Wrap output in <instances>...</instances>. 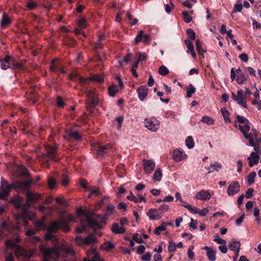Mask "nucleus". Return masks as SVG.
<instances>
[{
  "label": "nucleus",
  "instance_id": "nucleus-30",
  "mask_svg": "<svg viewBox=\"0 0 261 261\" xmlns=\"http://www.w3.org/2000/svg\"><path fill=\"white\" fill-rule=\"evenodd\" d=\"M111 230L115 234H122L123 233L126 229L124 227L119 226L118 223H114L111 227Z\"/></svg>",
  "mask_w": 261,
  "mask_h": 261
},
{
  "label": "nucleus",
  "instance_id": "nucleus-29",
  "mask_svg": "<svg viewBox=\"0 0 261 261\" xmlns=\"http://www.w3.org/2000/svg\"><path fill=\"white\" fill-rule=\"evenodd\" d=\"M126 198L130 201H133L135 203H139L142 201H146V199L141 195H138L137 197L135 196L132 192H130V194L126 197Z\"/></svg>",
  "mask_w": 261,
  "mask_h": 261
},
{
  "label": "nucleus",
  "instance_id": "nucleus-61",
  "mask_svg": "<svg viewBox=\"0 0 261 261\" xmlns=\"http://www.w3.org/2000/svg\"><path fill=\"white\" fill-rule=\"evenodd\" d=\"M115 207L112 204L108 205L107 206V214L108 215H110L112 214L114 211Z\"/></svg>",
  "mask_w": 261,
  "mask_h": 261
},
{
  "label": "nucleus",
  "instance_id": "nucleus-12",
  "mask_svg": "<svg viewBox=\"0 0 261 261\" xmlns=\"http://www.w3.org/2000/svg\"><path fill=\"white\" fill-rule=\"evenodd\" d=\"M27 202L26 203L27 208L30 206L31 204L37 201L40 198V194L34 193L32 192H28L26 193Z\"/></svg>",
  "mask_w": 261,
  "mask_h": 261
},
{
  "label": "nucleus",
  "instance_id": "nucleus-10",
  "mask_svg": "<svg viewBox=\"0 0 261 261\" xmlns=\"http://www.w3.org/2000/svg\"><path fill=\"white\" fill-rule=\"evenodd\" d=\"M9 202L12 203L16 208H21L23 215H27L28 213L27 204H22V200L20 197L16 196L11 198Z\"/></svg>",
  "mask_w": 261,
  "mask_h": 261
},
{
  "label": "nucleus",
  "instance_id": "nucleus-11",
  "mask_svg": "<svg viewBox=\"0 0 261 261\" xmlns=\"http://www.w3.org/2000/svg\"><path fill=\"white\" fill-rule=\"evenodd\" d=\"M20 242L18 236L15 238L10 239L6 241L5 246L7 250H11L13 251L19 246L18 244Z\"/></svg>",
  "mask_w": 261,
  "mask_h": 261
},
{
  "label": "nucleus",
  "instance_id": "nucleus-53",
  "mask_svg": "<svg viewBox=\"0 0 261 261\" xmlns=\"http://www.w3.org/2000/svg\"><path fill=\"white\" fill-rule=\"evenodd\" d=\"M159 72L161 75H166L169 73V71L166 66L162 65L160 67L159 69Z\"/></svg>",
  "mask_w": 261,
  "mask_h": 261
},
{
  "label": "nucleus",
  "instance_id": "nucleus-48",
  "mask_svg": "<svg viewBox=\"0 0 261 261\" xmlns=\"http://www.w3.org/2000/svg\"><path fill=\"white\" fill-rule=\"evenodd\" d=\"M114 247L113 244L111 242H106L101 245V248L102 250L105 251H109Z\"/></svg>",
  "mask_w": 261,
  "mask_h": 261
},
{
  "label": "nucleus",
  "instance_id": "nucleus-42",
  "mask_svg": "<svg viewBox=\"0 0 261 261\" xmlns=\"http://www.w3.org/2000/svg\"><path fill=\"white\" fill-rule=\"evenodd\" d=\"M169 209V206L167 204L163 203L161 204L158 208L160 214L162 216V215L165 213H166Z\"/></svg>",
  "mask_w": 261,
  "mask_h": 261
},
{
  "label": "nucleus",
  "instance_id": "nucleus-55",
  "mask_svg": "<svg viewBox=\"0 0 261 261\" xmlns=\"http://www.w3.org/2000/svg\"><path fill=\"white\" fill-rule=\"evenodd\" d=\"M69 135L70 137L74 138L76 140H80L81 138L79 133L76 131L71 130Z\"/></svg>",
  "mask_w": 261,
  "mask_h": 261
},
{
  "label": "nucleus",
  "instance_id": "nucleus-19",
  "mask_svg": "<svg viewBox=\"0 0 261 261\" xmlns=\"http://www.w3.org/2000/svg\"><path fill=\"white\" fill-rule=\"evenodd\" d=\"M31 183V181H16L12 183V186L14 187V189L27 190L30 188Z\"/></svg>",
  "mask_w": 261,
  "mask_h": 261
},
{
  "label": "nucleus",
  "instance_id": "nucleus-28",
  "mask_svg": "<svg viewBox=\"0 0 261 261\" xmlns=\"http://www.w3.org/2000/svg\"><path fill=\"white\" fill-rule=\"evenodd\" d=\"M254 98H253L251 103L252 105L256 106L258 110H261V100L259 99V92L257 90L253 94Z\"/></svg>",
  "mask_w": 261,
  "mask_h": 261
},
{
  "label": "nucleus",
  "instance_id": "nucleus-17",
  "mask_svg": "<svg viewBox=\"0 0 261 261\" xmlns=\"http://www.w3.org/2000/svg\"><path fill=\"white\" fill-rule=\"evenodd\" d=\"M146 215L150 220H159L162 217L158 209L156 208L149 210L146 213Z\"/></svg>",
  "mask_w": 261,
  "mask_h": 261
},
{
  "label": "nucleus",
  "instance_id": "nucleus-27",
  "mask_svg": "<svg viewBox=\"0 0 261 261\" xmlns=\"http://www.w3.org/2000/svg\"><path fill=\"white\" fill-rule=\"evenodd\" d=\"M240 242L234 239H231L228 244L229 248L234 252H240Z\"/></svg>",
  "mask_w": 261,
  "mask_h": 261
},
{
  "label": "nucleus",
  "instance_id": "nucleus-63",
  "mask_svg": "<svg viewBox=\"0 0 261 261\" xmlns=\"http://www.w3.org/2000/svg\"><path fill=\"white\" fill-rule=\"evenodd\" d=\"M239 58L244 62H247L248 61L249 58L246 53H243L239 56Z\"/></svg>",
  "mask_w": 261,
  "mask_h": 261
},
{
  "label": "nucleus",
  "instance_id": "nucleus-31",
  "mask_svg": "<svg viewBox=\"0 0 261 261\" xmlns=\"http://www.w3.org/2000/svg\"><path fill=\"white\" fill-rule=\"evenodd\" d=\"M0 226L2 228L1 230H7L9 233H12V228H11V224L7 221H3L0 224Z\"/></svg>",
  "mask_w": 261,
  "mask_h": 261
},
{
  "label": "nucleus",
  "instance_id": "nucleus-2",
  "mask_svg": "<svg viewBox=\"0 0 261 261\" xmlns=\"http://www.w3.org/2000/svg\"><path fill=\"white\" fill-rule=\"evenodd\" d=\"M46 154L42 153L40 155L41 160L45 162H47L49 161L57 162L60 160V158L57 153V150L58 146L55 145L52 146L50 145H46L45 146Z\"/></svg>",
  "mask_w": 261,
  "mask_h": 261
},
{
  "label": "nucleus",
  "instance_id": "nucleus-7",
  "mask_svg": "<svg viewBox=\"0 0 261 261\" xmlns=\"http://www.w3.org/2000/svg\"><path fill=\"white\" fill-rule=\"evenodd\" d=\"M232 98L237 102V103L247 109L248 108L246 103V96L244 94V91L242 89H239L237 91V95H236L234 93H232Z\"/></svg>",
  "mask_w": 261,
  "mask_h": 261
},
{
  "label": "nucleus",
  "instance_id": "nucleus-59",
  "mask_svg": "<svg viewBox=\"0 0 261 261\" xmlns=\"http://www.w3.org/2000/svg\"><path fill=\"white\" fill-rule=\"evenodd\" d=\"M168 249V251L170 253L174 252L176 250L175 243L173 242H170Z\"/></svg>",
  "mask_w": 261,
  "mask_h": 261
},
{
  "label": "nucleus",
  "instance_id": "nucleus-37",
  "mask_svg": "<svg viewBox=\"0 0 261 261\" xmlns=\"http://www.w3.org/2000/svg\"><path fill=\"white\" fill-rule=\"evenodd\" d=\"M120 90L118 88V86H116L115 85H113L109 88V93L110 96L114 97L115 96L116 93Z\"/></svg>",
  "mask_w": 261,
  "mask_h": 261
},
{
  "label": "nucleus",
  "instance_id": "nucleus-51",
  "mask_svg": "<svg viewBox=\"0 0 261 261\" xmlns=\"http://www.w3.org/2000/svg\"><path fill=\"white\" fill-rule=\"evenodd\" d=\"M77 24L81 29L85 28L87 26L86 20L85 18L83 17H80L79 19Z\"/></svg>",
  "mask_w": 261,
  "mask_h": 261
},
{
  "label": "nucleus",
  "instance_id": "nucleus-26",
  "mask_svg": "<svg viewBox=\"0 0 261 261\" xmlns=\"http://www.w3.org/2000/svg\"><path fill=\"white\" fill-rule=\"evenodd\" d=\"M34 226L37 231L45 229L46 228L45 218L43 217L41 219L36 221L34 223Z\"/></svg>",
  "mask_w": 261,
  "mask_h": 261
},
{
  "label": "nucleus",
  "instance_id": "nucleus-16",
  "mask_svg": "<svg viewBox=\"0 0 261 261\" xmlns=\"http://www.w3.org/2000/svg\"><path fill=\"white\" fill-rule=\"evenodd\" d=\"M95 147L97 148V155L101 157L105 156L107 153V151L112 148L110 144L100 145L98 143H96Z\"/></svg>",
  "mask_w": 261,
  "mask_h": 261
},
{
  "label": "nucleus",
  "instance_id": "nucleus-49",
  "mask_svg": "<svg viewBox=\"0 0 261 261\" xmlns=\"http://www.w3.org/2000/svg\"><path fill=\"white\" fill-rule=\"evenodd\" d=\"M202 122L207 124V125H212L214 123V121L212 117L208 116H203L201 120Z\"/></svg>",
  "mask_w": 261,
  "mask_h": 261
},
{
  "label": "nucleus",
  "instance_id": "nucleus-34",
  "mask_svg": "<svg viewBox=\"0 0 261 261\" xmlns=\"http://www.w3.org/2000/svg\"><path fill=\"white\" fill-rule=\"evenodd\" d=\"M208 212L209 210L207 207L201 210L196 207L193 214H198L201 216H205Z\"/></svg>",
  "mask_w": 261,
  "mask_h": 261
},
{
  "label": "nucleus",
  "instance_id": "nucleus-33",
  "mask_svg": "<svg viewBox=\"0 0 261 261\" xmlns=\"http://www.w3.org/2000/svg\"><path fill=\"white\" fill-rule=\"evenodd\" d=\"M256 176V173L254 171L251 172L247 177V181L248 185L251 186L254 182V178Z\"/></svg>",
  "mask_w": 261,
  "mask_h": 261
},
{
  "label": "nucleus",
  "instance_id": "nucleus-5",
  "mask_svg": "<svg viewBox=\"0 0 261 261\" xmlns=\"http://www.w3.org/2000/svg\"><path fill=\"white\" fill-rule=\"evenodd\" d=\"M12 189H14V187L11 184H8V181L2 177L1 178V185L0 188V198L5 200L9 195Z\"/></svg>",
  "mask_w": 261,
  "mask_h": 261
},
{
  "label": "nucleus",
  "instance_id": "nucleus-23",
  "mask_svg": "<svg viewBox=\"0 0 261 261\" xmlns=\"http://www.w3.org/2000/svg\"><path fill=\"white\" fill-rule=\"evenodd\" d=\"M195 198L201 200H207L211 198V194L208 191L202 190L197 193Z\"/></svg>",
  "mask_w": 261,
  "mask_h": 261
},
{
  "label": "nucleus",
  "instance_id": "nucleus-9",
  "mask_svg": "<svg viewBox=\"0 0 261 261\" xmlns=\"http://www.w3.org/2000/svg\"><path fill=\"white\" fill-rule=\"evenodd\" d=\"M145 126L151 132H155L158 130L160 126V122L156 119L146 118L144 120Z\"/></svg>",
  "mask_w": 261,
  "mask_h": 261
},
{
  "label": "nucleus",
  "instance_id": "nucleus-22",
  "mask_svg": "<svg viewBox=\"0 0 261 261\" xmlns=\"http://www.w3.org/2000/svg\"><path fill=\"white\" fill-rule=\"evenodd\" d=\"M259 156L257 153V150L251 153L250 156L248 158L249 160V165L252 167L258 162Z\"/></svg>",
  "mask_w": 261,
  "mask_h": 261
},
{
  "label": "nucleus",
  "instance_id": "nucleus-46",
  "mask_svg": "<svg viewBox=\"0 0 261 261\" xmlns=\"http://www.w3.org/2000/svg\"><path fill=\"white\" fill-rule=\"evenodd\" d=\"M194 248V246L191 245L189 247L187 251V255L188 258L191 260H193L195 258V254L193 252Z\"/></svg>",
  "mask_w": 261,
  "mask_h": 261
},
{
  "label": "nucleus",
  "instance_id": "nucleus-54",
  "mask_svg": "<svg viewBox=\"0 0 261 261\" xmlns=\"http://www.w3.org/2000/svg\"><path fill=\"white\" fill-rule=\"evenodd\" d=\"M246 79L243 73H240L236 79V81L238 84H242L246 81Z\"/></svg>",
  "mask_w": 261,
  "mask_h": 261
},
{
  "label": "nucleus",
  "instance_id": "nucleus-32",
  "mask_svg": "<svg viewBox=\"0 0 261 261\" xmlns=\"http://www.w3.org/2000/svg\"><path fill=\"white\" fill-rule=\"evenodd\" d=\"M11 22V19L8 15L5 13H3L1 20V27L5 28Z\"/></svg>",
  "mask_w": 261,
  "mask_h": 261
},
{
  "label": "nucleus",
  "instance_id": "nucleus-15",
  "mask_svg": "<svg viewBox=\"0 0 261 261\" xmlns=\"http://www.w3.org/2000/svg\"><path fill=\"white\" fill-rule=\"evenodd\" d=\"M143 168L145 172L146 173H151L153 170L154 169L155 167V163L150 160H146L144 159L143 160Z\"/></svg>",
  "mask_w": 261,
  "mask_h": 261
},
{
  "label": "nucleus",
  "instance_id": "nucleus-44",
  "mask_svg": "<svg viewBox=\"0 0 261 261\" xmlns=\"http://www.w3.org/2000/svg\"><path fill=\"white\" fill-rule=\"evenodd\" d=\"M12 68L22 70H24L25 69V67L22 63L15 62L13 59V61L12 62Z\"/></svg>",
  "mask_w": 261,
  "mask_h": 261
},
{
  "label": "nucleus",
  "instance_id": "nucleus-56",
  "mask_svg": "<svg viewBox=\"0 0 261 261\" xmlns=\"http://www.w3.org/2000/svg\"><path fill=\"white\" fill-rule=\"evenodd\" d=\"M89 190L90 191V193L88 195L89 198L92 196H98L100 194V191L96 188H94L93 189Z\"/></svg>",
  "mask_w": 261,
  "mask_h": 261
},
{
  "label": "nucleus",
  "instance_id": "nucleus-52",
  "mask_svg": "<svg viewBox=\"0 0 261 261\" xmlns=\"http://www.w3.org/2000/svg\"><path fill=\"white\" fill-rule=\"evenodd\" d=\"M184 20L186 23H190L192 21V17L189 13L186 11L182 12Z\"/></svg>",
  "mask_w": 261,
  "mask_h": 261
},
{
  "label": "nucleus",
  "instance_id": "nucleus-57",
  "mask_svg": "<svg viewBox=\"0 0 261 261\" xmlns=\"http://www.w3.org/2000/svg\"><path fill=\"white\" fill-rule=\"evenodd\" d=\"M183 203H184V204H181V205L188 210L190 213L193 214L196 207H193L189 203L185 202L184 201Z\"/></svg>",
  "mask_w": 261,
  "mask_h": 261
},
{
  "label": "nucleus",
  "instance_id": "nucleus-35",
  "mask_svg": "<svg viewBox=\"0 0 261 261\" xmlns=\"http://www.w3.org/2000/svg\"><path fill=\"white\" fill-rule=\"evenodd\" d=\"M162 177V172L160 168L157 169L153 175V179L155 181H161Z\"/></svg>",
  "mask_w": 261,
  "mask_h": 261
},
{
  "label": "nucleus",
  "instance_id": "nucleus-47",
  "mask_svg": "<svg viewBox=\"0 0 261 261\" xmlns=\"http://www.w3.org/2000/svg\"><path fill=\"white\" fill-rule=\"evenodd\" d=\"M221 112L224 119V120L226 122H230L229 112L225 108H223L221 109Z\"/></svg>",
  "mask_w": 261,
  "mask_h": 261
},
{
  "label": "nucleus",
  "instance_id": "nucleus-6",
  "mask_svg": "<svg viewBox=\"0 0 261 261\" xmlns=\"http://www.w3.org/2000/svg\"><path fill=\"white\" fill-rule=\"evenodd\" d=\"M236 127H238L240 131L242 133L244 137L249 141L250 145L254 147V149L256 151V147L255 143L254 141L253 135L250 134H247V132L249 131L250 126L246 125V126H242L241 124L237 125L236 124Z\"/></svg>",
  "mask_w": 261,
  "mask_h": 261
},
{
  "label": "nucleus",
  "instance_id": "nucleus-43",
  "mask_svg": "<svg viewBox=\"0 0 261 261\" xmlns=\"http://www.w3.org/2000/svg\"><path fill=\"white\" fill-rule=\"evenodd\" d=\"M144 31L143 30H140L139 31L138 35L135 38V44H138L141 41L143 42V38H144Z\"/></svg>",
  "mask_w": 261,
  "mask_h": 261
},
{
  "label": "nucleus",
  "instance_id": "nucleus-45",
  "mask_svg": "<svg viewBox=\"0 0 261 261\" xmlns=\"http://www.w3.org/2000/svg\"><path fill=\"white\" fill-rule=\"evenodd\" d=\"M237 119L239 122H240V123L244 124V125H242V126H246V125L250 126L249 120L245 117L242 116L237 115Z\"/></svg>",
  "mask_w": 261,
  "mask_h": 261
},
{
  "label": "nucleus",
  "instance_id": "nucleus-41",
  "mask_svg": "<svg viewBox=\"0 0 261 261\" xmlns=\"http://www.w3.org/2000/svg\"><path fill=\"white\" fill-rule=\"evenodd\" d=\"M185 143L186 146L189 149H192L194 147L195 144L193 139L191 136H188L187 138L185 141Z\"/></svg>",
  "mask_w": 261,
  "mask_h": 261
},
{
  "label": "nucleus",
  "instance_id": "nucleus-24",
  "mask_svg": "<svg viewBox=\"0 0 261 261\" xmlns=\"http://www.w3.org/2000/svg\"><path fill=\"white\" fill-rule=\"evenodd\" d=\"M222 167L221 164L218 162H214L210 163V167L207 168V174L211 173L214 171H219Z\"/></svg>",
  "mask_w": 261,
  "mask_h": 261
},
{
  "label": "nucleus",
  "instance_id": "nucleus-60",
  "mask_svg": "<svg viewBox=\"0 0 261 261\" xmlns=\"http://www.w3.org/2000/svg\"><path fill=\"white\" fill-rule=\"evenodd\" d=\"M38 6V4L34 2H29L27 3L26 6L30 10H33L35 9Z\"/></svg>",
  "mask_w": 261,
  "mask_h": 261
},
{
  "label": "nucleus",
  "instance_id": "nucleus-21",
  "mask_svg": "<svg viewBox=\"0 0 261 261\" xmlns=\"http://www.w3.org/2000/svg\"><path fill=\"white\" fill-rule=\"evenodd\" d=\"M148 89L145 86H141L137 89L138 98L141 101H143L148 95Z\"/></svg>",
  "mask_w": 261,
  "mask_h": 261
},
{
  "label": "nucleus",
  "instance_id": "nucleus-62",
  "mask_svg": "<svg viewBox=\"0 0 261 261\" xmlns=\"http://www.w3.org/2000/svg\"><path fill=\"white\" fill-rule=\"evenodd\" d=\"M151 256L152 255L150 252H146L142 256L141 258L144 261H150Z\"/></svg>",
  "mask_w": 261,
  "mask_h": 261
},
{
  "label": "nucleus",
  "instance_id": "nucleus-40",
  "mask_svg": "<svg viewBox=\"0 0 261 261\" xmlns=\"http://www.w3.org/2000/svg\"><path fill=\"white\" fill-rule=\"evenodd\" d=\"M216 251L213 249H211L208 252H206V255L208 259L210 261H214L216 259Z\"/></svg>",
  "mask_w": 261,
  "mask_h": 261
},
{
  "label": "nucleus",
  "instance_id": "nucleus-58",
  "mask_svg": "<svg viewBox=\"0 0 261 261\" xmlns=\"http://www.w3.org/2000/svg\"><path fill=\"white\" fill-rule=\"evenodd\" d=\"M187 34L188 35L190 39L195 40L196 37L195 33L192 29H189L186 31Z\"/></svg>",
  "mask_w": 261,
  "mask_h": 261
},
{
  "label": "nucleus",
  "instance_id": "nucleus-64",
  "mask_svg": "<svg viewBox=\"0 0 261 261\" xmlns=\"http://www.w3.org/2000/svg\"><path fill=\"white\" fill-rule=\"evenodd\" d=\"M5 260L6 261H14L13 254L12 253H7Z\"/></svg>",
  "mask_w": 261,
  "mask_h": 261
},
{
  "label": "nucleus",
  "instance_id": "nucleus-38",
  "mask_svg": "<svg viewBox=\"0 0 261 261\" xmlns=\"http://www.w3.org/2000/svg\"><path fill=\"white\" fill-rule=\"evenodd\" d=\"M186 91L187 97L190 98L192 97V94L195 92L196 88L192 85L190 84L188 87H186Z\"/></svg>",
  "mask_w": 261,
  "mask_h": 261
},
{
  "label": "nucleus",
  "instance_id": "nucleus-8",
  "mask_svg": "<svg viewBox=\"0 0 261 261\" xmlns=\"http://www.w3.org/2000/svg\"><path fill=\"white\" fill-rule=\"evenodd\" d=\"M16 257L19 258L23 257L24 258H29L33 256L34 252L32 250H27L21 246H19L14 251Z\"/></svg>",
  "mask_w": 261,
  "mask_h": 261
},
{
  "label": "nucleus",
  "instance_id": "nucleus-39",
  "mask_svg": "<svg viewBox=\"0 0 261 261\" xmlns=\"http://www.w3.org/2000/svg\"><path fill=\"white\" fill-rule=\"evenodd\" d=\"M167 225L165 222L162 223L161 225L155 229L154 233L156 235L160 234L161 231H165L166 229Z\"/></svg>",
  "mask_w": 261,
  "mask_h": 261
},
{
  "label": "nucleus",
  "instance_id": "nucleus-13",
  "mask_svg": "<svg viewBox=\"0 0 261 261\" xmlns=\"http://www.w3.org/2000/svg\"><path fill=\"white\" fill-rule=\"evenodd\" d=\"M240 186L239 182L233 181L228 187L227 194L228 196H233L240 191Z\"/></svg>",
  "mask_w": 261,
  "mask_h": 261
},
{
  "label": "nucleus",
  "instance_id": "nucleus-25",
  "mask_svg": "<svg viewBox=\"0 0 261 261\" xmlns=\"http://www.w3.org/2000/svg\"><path fill=\"white\" fill-rule=\"evenodd\" d=\"M92 254H93L92 257L93 261H104L103 259L100 257L99 253L96 251V248H92L90 250L87 252L88 257H89Z\"/></svg>",
  "mask_w": 261,
  "mask_h": 261
},
{
  "label": "nucleus",
  "instance_id": "nucleus-36",
  "mask_svg": "<svg viewBox=\"0 0 261 261\" xmlns=\"http://www.w3.org/2000/svg\"><path fill=\"white\" fill-rule=\"evenodd\" d=\"M196 48L199 55H202L205 53V50L202 48L201 42L198 39L196 40Z\"/></svg>",
  "mask_w": 261,
  "mask_h": 261
},
{
  "label": "nucleus",
  "instance_id": "nucleus-3",
  "mask_svg": "<svg viewBox=\"0 0 261 261\" xmlns=\"http://www.w3.org/2000/svg\"><path fill=\"white\" fill-rule=\"evenodd\" d=\"M79 215L85 216L87 223L92 227H95L98 225V223L101 221V217L94 213H89L86 214L81 208H79L77 211Z\"/></svg>",
  "mask_w": 261,
  "mask_h": 261
},
{
  "label": "nucleus",
  "instance_id": "nucleus-20",
  "mask_svg": "<svg viewBox=\"0 0 261 261\" xmlns=\"http://www.w3.org/2000/svg\"><path fill=\"white\" fill-rule=\"evenodd\" d=\"M79 239L81 240V244L82 245H91L96 244L97 242V239L95 238V236L92 234H90L88 236L84 239H82L80 237H77V242L78 241Z\"/></svg>",
  "mask_w": 261,
  "mask_h": 261
},
{
  "label": "nucleus",
  "instance_id": "nucleus-1",
  "mask_svg": "<svg viewBox=\"0 0 261 261\" xmlns=\"http://www.w3.org/2000/svg\"><path fill=\"white\" fill-rule=\"evenodd\" d=\"M46 228L47 233L45 237V239L46 241H57V239L53 233L57 232L58 229L62 228L64 231H68L69 229L66 221L62 218L51 222Z\"/></svg>",
  "mask_w": 261,
  "mask_h": 261
},
{
  "label": "nucleus",
  "instance_id": "nucleus-4",
  "mask_svg": "<svg viewBox=\"0 0 261 261\" xmlns=\"http://www.w3.org/2000/svg\"><path fill=\"white\" fill-rule=\"evenodd\" d=\"M69 78L72 81L75 80V78H77L79 83L82 84H87L89 81L96 82L98 83H101L103 81V76L100 74H95L90 78L84 79L81 77H79L77 73H72L69 76Z\"/></svg>",
  "mask_w": 261,
  "mask_h": 261
},
{
  "label": "nucleus",
  "instance_id": "nucleus-18",
  "mask_svg": "<svg viewBox=\"0 0 261 261\" xmlns=\"http://www.w3.org/2000/svg\"><path fill=\"white\" fill-rule=\"evenodd\" d=\"M13 58L10 56L7 55L4 59L0 60L1 68L3 70H7L9 68H12V62Z\"/></svg>",
  "mask_w": 261,
  "mask_h": 261
},
{
  "label": "nucleus",
  "instance_id": "nucleus-14",
  "mask_svg": "<svg viewBox=\"0 0 261 261\" xmlns=\"http://www.w3.org/2000/svg\"><path fill=\"white\" fill-rule=\"evenodd\" d=\"M173 159L176 162H180L187 158V154L181 148L175 149L173 153Z\"/></svg>",
  "mask_w": 261,
  "mask_h": 261
},
{
  "label": "nucleus",
  "instance_id": "nucleus-50",
  "mask_svg": "<svg viewBox=\"0 0 261 261\" xmlns=\"http://www.w3.org/2000/svg\"><path fill=\"white\" fill-rule=\"evenodd\" d=\"M57 59H54L52 60L50 64V70L54 72H58L59 66L56 64Z\"/></svg>",
  "mask_w": 261,
  "mask_h": 261
}]
</instances>
